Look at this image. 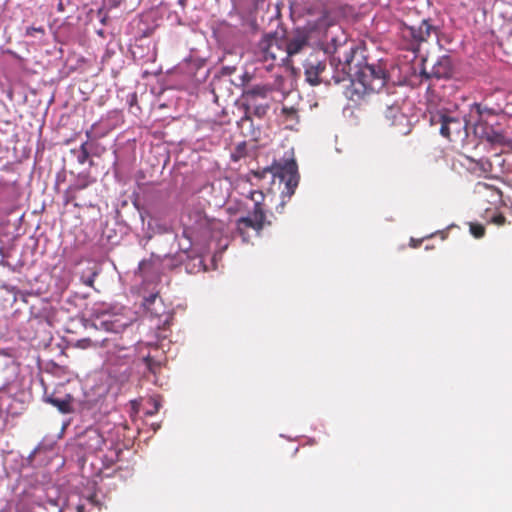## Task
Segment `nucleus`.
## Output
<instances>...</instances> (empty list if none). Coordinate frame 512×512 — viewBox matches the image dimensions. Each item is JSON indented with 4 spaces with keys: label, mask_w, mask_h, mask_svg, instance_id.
<instances>
[{
    "label": "nucleus",
    "mask_w": 512,
    "mask_h": 512,
    "mask_svg": "<svg viewBox=\"0 0 512 512\" xmlns=\"http://www.w3.org/2000/svg\"><path fill=\"white\" fill-rule=\"evenodd\" d=\"M434 30L435 27L430 24L429 20L424 19L417 25L402 23L399 27V35L406 50L418 52Z\"/></svg>",
    "instance_id": "obj_1"
},
{
    "label": "nucleus",
    "mask_w": 512,
    "mask_h": 512,
    "mask_svg": "<svg viewBox=\"0 0 512 512\" xmlns=\"http://www.w3.org/2000/svg\"><path fill=\"white\" fill-rule=\"evenodd\" d=\"M258 56L264 62H271L268 68L274 63L284 64L287 61L285 37L277 33L264 35L258 44Z\"/></svg>",
    "instance_id": "obj_2"
},
{
    "label": "nucleus",
    "mask_w": 512,
    "mask_h": 512,
    "mask_svg": "<svg viewBox=\"0 0 512 512\" xmlns=\"http://www.w3.org/2000/svg\"><path fill=\"white\" fill-rule=\"evenodd\" d=\"M507 97L502 91H495L486 95L481 102L471 105V110L475 111L479 117V122L485 121L488 116H498L501 114L512 115V110L507 109Z\"/></svg>",
    "instance_id": "obj_3"
},
{
    "label": "nucleus",
    "mask_w": 512,
    "mask_h": 512,
    "mask_svg": "<svg viewBox=\"0 0 512 512\" xmlns=\"http://www.w3.org/2000/svg\"><path fill=\"white\" fill-rule=\"evenodd\" d=\"M270 170L273 174L285 182V190L282 194L291 197L299 184L298 166L294 159H287L283 162H275Z\"/></svg>",
    "instance_id": "obj_4"
},
{
    "label": "nucleus",
    "mask_w": 512,
    "mask_h": 512,
    "mask_svg": "<svg viewBox=\"0 0 512 512\" xmlns=\"http://www.w3.org/2000/svg\"><path fill=\"white\" fill-rule=\"evenodd\" d=\"M440 133L452 142H464L468 137V121L465 117L440 115Z\"/></svg>",
    "instance_id": "obj_5"
},
{
    "label": "nucleus",
    "mask_w": 512,
    "mask_h": 512,
    "mask_svg": "<svg viewBox=\"0 0 512 512\" xmlns=\"http://www.w3.org/2000/svg\"><path fill=\"white\" fill-rule=\"evenodd\" d=\"M384 71L374 65H365L356 73L355 84L361 85L363 92H375L385 85Z\"/></svg>",
    "instance_id": "obj_6"
},
{
    "label": "nucleus",
    "mask_w": 512,
    "mask_h": 512,
    "mask_svg": "<svg viewBox=\"0 0 512 512\" xmlns=\"http://www.w3.org/2000/svg\"><path fill=\"white\" fill-rule=\"evenodd\" d=\"M354 59V49L350 48L348 50L343 51L342 57L339 51H336L335 55L332 56L330 60V64L334 69L333 75L331 77V82L334 84H339L344 81H351L355 84V80L352 79L351 75V62Z\"/></svg>",
    "instance_id": "obj_7"
},
{
    "label": "nucleus",
    "mask_w": 512,
    "mask_h": 512,
    "mask_svg": "<svg viewBox=\"0 0 512 512\" xmlns=\"http://www.w3.org/2000/svg\"><path fill=\"white\" fill-rule=\"evenodd\" d=\"M384 118L388 126L394 129L399 135H407L411 132V122L409 118L401 111L398 104H387L384 111Z\"/></svg>",
    "instance_id": "obj_8"
},
{
    "label": "nucleus",
    "mask_w": 512,
    "mask_h": 512,
    "mask_svg": "<svg viewBox=\"0 0 512 512\" xmlns=\"http://www.w3.org/2000/svg\"><path fill=\"white\" fill-rule=\"evenodd\" d=\"M473 193L477 202L482 206L487 204L497 208L502 203V192L497 187L485 182H477Z\"/></svg>",
    "instance_id": "obj_9"
},
{
    "label": "nucleus",
    "mask_w": 512,
    "mask_h": 512,
    "mask_svg": "<svg viewBox=\"0 0 512 512\" xmlns=\"http://www.w3.org/2000/svg\"><path fill=\"white\" fill-rule=\"evenodd\" d=\"M266 223L265 210H252L251 216L241 217L237 220L236 229L244 241H247L249 236L248 229H253L259 233Z\"/></svg>",
    "instance_id": "obj_10"
},
{
    "label": "nucleus",
    "mask_w": 512,
    "mask_h": 512,
    "mask_svg": "<svg viewBox=\"0 0 512 512\" xmlns=\"http://www.w3.org/2000/svg\"><path fill=\"white\" fill-rule=\"evenodd\" d=\"M244 115L238 121V125H243L246 121H251L252 117L262 119L269 110V104L266 100L242 99Z\"/></svg>",
    "instance_id": "obj_11"
},
{
    "label": "nucleus",
    "mask_w": 512,
    "mask_h": 512,
    "mask_svg": "<svg viewBox=\"0 0 512 512\" xmlns=\"http://www.w3.org/2000/svg\"><path fill=\"white\" fill-rule=\"evenodd\" d=\"M326 69V64L316 58H309L304 63V74L306 77V81L313 85H319L324 82L327 84H331V80L325 79L321 75L324 73Z\"/></svg>",
    "instance_id": "obj_12"
},
{
    "label": "nucleus",
    "mask_w": 512,
    "mask_h": 512,
    "mask_svg": "<svg viewBox=\"0 0 512 512\" xmlns=\"http://www.w3.org/2000/svg\"><path fill=\"white\" fill-rule=\"evenodd\" d=\"M105 439L98 429L89 428L79 438V445L88 453L102 450Z\"/></svg>",
    "instance_id": "obj_13"
},
{
    "label": "nucleus",
    "mask_w": 512,
    "mask_h": 512,
    "mask_svg": "<svg viewBox=\"0 0 512 512\" xmlns=\"http://www.w3.org/2000/svg\"><path fill=\"white\" fill-rule=\"evenodd\" d=\"M194 216L196 220L192 228L196 231L203 234L210 233L211 235H214L215 232H223L224 224L221 221L216 219H209L200 211H197Z\"/></svg>",
    "instance_id": "obj_14"
},
{
    "label": "nucleus",
    "mask_w": 512,
    "mask_h": 512,
    "mask_svg": "<svg viewBox=\"0 0 512 512\" xmlns=\"http://www.w3.org/2000/svg\"><path fill=\"white\" fill-rule=\"evenodd\" d=\"M423 73L427 77H434L436 79H448L453 74L452 61L449 56H442L433 65L430 74H427L425 71H423Z\"/></svg>",
    "instance_id": "obj_15"
},
{
    "label": "nucleus",
    "mask_w": 512,
    "mask_h": 512,
    "mask_svg": "<svg viewBox=\"0 0 512 512\" xmlns=\"http://www.w3.org/2000/svg\"><path fill=\"white\" fill-rule=\"evenodd\" d=\"M95 182V179L91 177L89 172H81L77 175L76 182L68 187L65 192L66 203H69L75 199V193L86 189L89 185Z\"/></svg>",
    "instance_id": "obj_16"
},
{
    "label": "nucleus",
    "mask_w": 512,
    "mask_h": 512,
    "mask_svg": "<svg viewBox=\"0 0 512 512\" xmlns=\"http://www.w3.org/2000/svg\"><path fill=\"white\" fill-rule=\"evenodd\" d=\"M273 91L271 84H256L246 87L242 92V99L266 100Z\"/></svg>",
    "instance_id": "obj_17"
},
{
    "label": "nucleus",
    "mask_w": 512,
    "mask_h": 512,
    "mask_svg": "<svg viewBox=\"0 0 512 512\" xmlns=\"http://www.w3.org/2000/svg\"><path fill=\"white\" fill-rule=\"evenodd\" d=\"M307 45V38L304 35H297L292 38L285 37V50L287 51V60L298 54Z\"/></svg>",
    "instance_id": "obj_18"
},
{
    "label": "nucleus",
    "mask_w": 512,
    "mask_h": 512,
    "mask_svg": "<svg viewBox=\"0 0 512 512\" xmlns=\"http://www.w3.org/2000/svg\"><path fill=\"white\" fill-rule=\"evenodd\" d=\"M72 397L66 395L64 398H58L54 394L46 397V402L55 406L61 413H70L72 411L71 405Z\"/></svg>",
    "instance_id": "obj_19"
},
{
    "label": "nucleus",
    "mask_w": 512,
    "mask_h": 512,
    "mask_svg": "<svg viewBox=\"0 0 512 512\" xmlns=\"http://www.w3.org/2000/svg\"><path fill=\"white\" fill-rule=\"evenodd\" d=\"M145 368L155 377L160 373L162 369V361L157 359L155 356L147 355L142 358Z\"/></svg>",
    "instance_id": "obj_20"
},
{
    "label": "nucleus",
    "mask_w": 512,
    "mask_h": 512,
    "mask_svg": "<svg viewBox=\"0 0 512 512\" xmlns=\"http://www.w3.org/2000/svg\"><path fill=\"white\" fill-rule=\"evenodd\" d=\"M481 137L491 144H503L505 141L504 134L493 129L484 131Z\"/></svg>",
    "instance_id": "obj_21"
},
{
    "label": "nucleus",
    "mask_w": 512,
    "mask_h": 512,
    "mask_svg": "<svg viewBox=\"0 0 512 512\" xmlns=\"http://www.w3.org/2000/svg\"><path fill=\"white\" fill-rule=\"evenodd\" d=\"M147 404L150 406V408L146 410L145 414L148 416H153L158 413L161 407V400L158 396H152L148 398Z\"/></svg>",
    "instance_id": "obj_22"
},
{
    "label": "nucleus",
    "mask_w": 512,
    "mask_h": 512,
    "mask_svg": "<svg viewBox=\"0 0 512 512\" xmlns=\"http://www.w3.org/2000/svg\"><path fill=\"white\" fill-rule=\"evenodd\" d=\"M264 198L265 196L262 191L254 190L250 192V199L254 202L253 210H264Z\"/></svg>",
    "instance_id": "obj_23"
},
{
    "label": "nucleus",
    "mask_w": 512,
    "mask_h": 512,
    "mask_svg": "<svg viewBox=\"0 0 512 512\" xmlns=\"http://www.w3.org/2000/svg\"><path fill=\"white\" fill-rule=\"evenodd\" d=\"M245 156H246V143L241 142L235 147L234 151L231 153V159L234 162H238Z\"/></svg>",
    "instance_id": "obj_24"
},
{
    "label": "nucleus",
    "mask_w": 512,
    "mask_h": 512,
    "mask_svg": "<svg viewBox=\"0 0 512 512\" xmlns=\"http://www.w3.org/2000/svg\"><path fill=\"white\" fill-rule=\"evenodd\" d=\"M99 345L100 343L98 341H92L90 338L79 339L75 343V347L80 349L95 348L98 347Z\"/></svg>",
    "instance_id": "obj_25"
},
{
    "label": "nucleus",
    "mask_w": 512,
    "mask_h": 512,
    "mask_svg": "<svg viewBox=\"0 0 512 512\" xmlns=\"http://www.w3.org/2000/svg\"><path fill=\"white\" fill-rule=\"evenodd\" d=\"M470 232L475 238H482L485 235V228L481 224L471 223Z\"/></svg>",
    "instance_id": "obj_26"
},
{
    "label": "nucleus",
    "mask_w": 512,
    "mask_h": 512,
    "mask_svg": "<svg viewBox=\"0 0 512 512\" xmlns=\"http://www.w3.org/2000/svg\"><path fill=\"white\" fill-rule=\"evenodd\" d=\"M157 297H158L157 294H152L149 297L144 299L143 305L147 311H150L151 313H153V309L151 308V306L155 304Z\"/></svg>",
    "instance_id": "obj_27"
},
{
    "label": "nucleus",
    "mask_w": 512,
    "mask_h": 512,
    "mask_svg": "<svg viewBox=\"0 0 512 512\" xmlns=\"http://www.w3.org/2000/svg\"><path fill=\"white\" fill-rule=\"evenodd\" d=\"M92 130H93V127H91V129L86 131L87 140L80 145V152L90 151L89 140L92 139Z\"/></svg>",
    "instance_id": "obj_28"
},
{
    "label": "nucleus",
    "mask_w": 512,
    "mask_h": 512,
    "mask_svg": "<svg viewBox=\"0 0 512 512\" xmlns=\"http://www.w3.org/2000/svg\"><path fill=\"white\" fill-rule=\"evenodd\" d=\"M35 33L44 34L45 30L43 27H28L26 30V35L33 36Z\"/></svg>",
    "instance_id": "obj_29"
},
{
    "label": "nucleus",
    "mask_w": 512,
    "mask_h": 512,
    "mask_svg": "<svg viewBox=\"0 0 512 512\" xmlns=\"http://www.w3.org/2000/svg\"><path fill=\"white\" fill-rule=\"evenodd\" d=\"M90 157V151L80 152L77 156V160L79 164H84Z\"/></svg>",
    "instance_id": "obj_30"
},
{
    "label": "nucleus",
    "mask_w": 512,
    "mask_h": 512,
    "mask_svg": "<svg viewBox=\"0 0 512 512\" xmlns=\"http://www.w3.org/2000/svg\"><path fill=\"white\" fill-rule=\"evenodd\" d=\"M492 222L498 226L504 225L506 218L502 214H497L492 218Z\"/></svg>",
    "instance_id": "obj_31"
},
{
    "label": "nucleus",
    "mask_w": 512,
    "mask_h": 512,
    "mask_svg": "<svg viewBox=\"0 0 512 512\" xmlns=\"http://www.w3.org/2000/svg\"><path fill=\"white\" fill-rule=\"evenodd\" d=\"M478 164L480 165V168L484 171V172H488L490 171V168H491V163L486 160V161H483V160H480L478 162Z\"/></svg>",
    "instance_id": "obj_32"
},
{
    "label": "nucleus",
    "mask_w": 512,
    "mask_h": 512,
    "mask_svg": "<svg viewBox=\"0 0 512 512\" xmlns=\"http://www.w3.org/2000/svg\"><path fill=\"white\" fill-rule=\"evenodd\" d=\"M101 326H103L105 328V330L107 331H115L114 328L112 327V324L109 323L108 321H102L101 323Z\"/></svg>",
    "instance_id": "obj_33"
},
{
    "label": "nucleus",
    "mask_w": 512,
    "mask_h": 512,
    "mask_svg": "<svg viewBox=\"0 0 512 512\" xmlns=\"http://www.w3.org/2000/svg\"><path fill=\"white\" fill-rule=\"evenodd\" d=\"M283 113H287V114H294L295 113V110L293 108H283Z\"/></svg>",
    "instance_id": "obj_34"
},
{
    "label": "nucleus",
    "mask_w": 512,
    "mask_h": 512,
    "mask_svg": "<svg viewBox=\"0 0 512 512\" xmlns=\"http://www.w3.org/2000/svg\"><path fill=\"white\" fill-rule=\"evenodd\" d=\"M76 509L77 512H85V507L83 505H78Z\"/></svg>",
    "instance_id": "obj_35"
},
{
    "label": "nucleus",
    "mask_w": 512,
    "mask_h": 512,
    "mask_svg": "<svg viewBox=\"0 0 512 512\" xmlns=\"http://www.w3.org/2000/svg\"><path fill=\"white\" fill-rule=\"evenodd\" d=\"M86 285L92 286L93 285V279H89L87 282H85Z\"/></svg>",
    "instance_id": "obj_36"
},
{
    "label": "nucleus",
    "mask_w": 512,
    "mask_h": 512,
    "mask_svg": "<svg viewBox=\"0 0 512 512\" xmlns=\"http://www.w3.org/2000/svg\"><path fill=\"white\" fill-rule=\"evenodd\" d=\"M143 265H144V261L140 262L139 268L141 269Z\"/></svg>",
    "instance_id": "obj_37"
},
{
    "label": "nucleus",
    "mask_w": 512,
    "mask_h": 512,
    "mask_svg": "<svg viewBox=\"0 0 512 512\" xmlns=\"http://www.w3.org/2000/svg\"><path fill=\"white\" fill-rule=\"evenodd\" d=\"M168 316H166L165 320H164V324L168 323Z\"/></svg>",
    "instance_id": "obj_38"
},
{
    "label": "nucleus",
    "mask_w": 512,
    "mask_h": 512,
    "mask_svg": "<svg viewBox=\"0 0 512 512\" xmlns=\"http://www.w3.org/2000/svg\"><path fill=\"white\" fill-rule=\"evenodd\" d=\"M0 354H2V355H7L6 353H3V352H0Z\"/></svg>",
    "instance_id": "obj_39"
}]
</instances>
